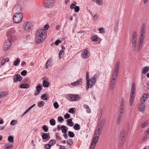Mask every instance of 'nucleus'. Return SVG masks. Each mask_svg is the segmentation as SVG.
<instances>
[{"label":"nucleus","mask_w":149,"mask_h":149,"mask_svg":"<svg viewBox=\"0 0 149 149\" xmlns=\"http://www.w3.org/2000/svg\"><path fill=\"white\" fill-rule=\"evenodd\" d=\"M105 120L104 119L98 124L95 131L94 137L92 141L90 149H94L97 143L99 140V136L102 133Z\"/></svg>","instance_id":"nucleus-1"},{"label":"nucleus","mask_w":149,"mask_h":149,"mask_svg":"<svg viewBox=\"0 0 149 149\" xmlns=\"http://www.w3.org/2000/svg\"><path fill=\"white\" fill-rule=\"evenodd\" d=\"M120 62H117L115 66L114 70L111 74V77L110 80V89L112 90L116 83L117 78L119 73Z\"/></svg>","instance_id":"nucleus-2"},{"label":"nucleus","mask_w":149,"mask_h":149,"mask_svg":"<svg viewBox=\"0 0 149 149\" xmlns=\"http://www.w3.org/2000/svg\"><path fill=\"white\" fill-rule=\"evenodd\" d=\"M47 35V32L43 28H40L36 32V38L37 42L40 43L45 39Z\"/></svg>","instance_id":"nucleus-3"},{"label":"nucleus","mask_w":149,"mask_h":149,"mask_svg":"<svg viewBox=\"0 0 149 149\" xmlns=\"http://www.w3.org/2000/svg\"><path fill=\"white\" fill-rule=\"evenodd\" d=\"M136 86L135 84L133 83L132 85L131 90V93L130 97V105L132 106L133 104L134 100L135 98V93Z\"/></svg>","instance_id":"nucleus-4"},{"label":"nucleus","mask_w":149,"mask_h":149,"mask_svg":"<svg viewBox=\"0 0 149 149\" xmlns=\"http://www.w3.org/2000/svg\"><path fill=\"white\" fill-rule=\"evenodd\" d=\"M23 18L22 14L21 13H15L13 16V20L16 23H20Z\"/></svg>","instance_id":"nucleus-5"},{"label":"nucleus","mask_w":149,"mask_h":149,"mask_svg":"<svg viewBox=\"0 0 149 149\" xmlns=\"http://www.w3.org/2000/svg\"><path fill=\"white\" fill-rule=\"evenodd\" d=\"M137 33L136 31H134L132 33L131 38L132 47L133 49H135L137 40Z\"/></svg>","instance_id":"nucleus-6"},{"label":"nucleus","mask_w":149,"mask_h":149,"mask_svg":"<svg viewBox=\"0 0 149 149\" xmlns=\"http://www.w3.org/2000/svg\"><path fill=\"white\" fill-rule=\"evenodd\" d=\"M125 132L124 130H122L121 132L120 138L119 141V146L120 147H122L124 143L125 138Z\"/></svg>","instance_id":"nucleus-7"},{"label":"nucleus","mask_w":149,"mask_h":149,"mask_svg":"<svg viewBox=\"0 0 149 149\" xmlns=\"http://www.w3.org/2000/svg\"><path fill=\"white\" fill-rule=\"evenodd\" d=\"M43 3L45 7L48 8L51 7L54 4V0H45Z\"/></svg>","instance_id":"nucleus-8"},{"label":"nucleus","mask_w":149,"mask_h":149,"mask_svg":"<svg viewBox=\"0 0 149 149\" xmlns=\"http://www.w3.org/2000/svg\"><path fill=\"white\" fill-rule=\"evenodd\" d=\"M67 99L72 101H74L79 99V96L77 95L69 94L67 96Z\"/></svg>","instance_id":"nucleus-9"},{"label":"nucleus","mask_w":149,"mask_h":149,"mask_svg":"<svg viewBox=\"0 0 149 149\" xmlns=\"http://www.w3.org/2000/svg\"><path fill=\"white\" fill-rule=\"evenodd\" d=\"M144 37H141L139 36V39L138 42L137 50L139 52L142 48L143 42Z\"/></svg>","instance_id":"nucleus-10"},{"label":"nucleus","mask_w":149,"mask_h":149,"mask_svg":"<svg viewBox=\"0 0 149 149\" xmlns=\"http://www.w3.org/2000/svg\"><path fill=\"white\" fill-rule=\"evenodd\" d=\"M32 27V24L30 22H25L23 24L24 29L26 31H29Z\"/></svg>","instance_id":"nucleus-11"},{"label":"nucleus","mask_w":149,"mask_h":149,"mask_svg":"<svg viewBox=\"0 0 149 149\" xmlns=\"http://www.w3.org/2000/svg\"><path fill=\"white\" fill-rule=\"evenodd\" d=\"M11 44L10 40H6L3 44V49L4 50H8L10 48Z\"/></svg>","instance_id":"nucleus-12"},{"label":"nucleus","mask_w":149,"mask_h":149,"mask_svg":"<svg viewBox=\"0 0 149 149\" xmlns=\"http://www.w3.org/2000/svg\"><path fill=\"white\" fill-rule=\"evenodd\" d=\"M90 55V54L88 52V49L86 48L82 51L81 56L82 58L85 59L88 58Z\"/></svg>","instance_id":"nucleus-13"},{"label":"nucleus","mask_w":149,"mask_h":149,"mask_svg":"<svg viewBox=\"0 0 149 149\" xmlns=\"http://www.w3.org/2000/svg\"><path fill=\"white\" fill-rule=\"evenodd\" d=\"M99 75L97 74H95L90 80V81L91 82V84H90V88H91L92 86L95 84L97 79Z\"/></svg>","instance_id":"nucleus-14"},{"label":"nucleus","mask_w":149,"mask_h":149,"mask_svg":"<svg viewBox=\"0 0 149 149\" xmlns=\"http://www.w3.org/2000/svg\"><path fill=\"white\" fill-rule=\"evenodd\" d=\"M42 85L40 84H38L36 87V91H35L34 95H38L40 93L42 89Z\"/></svg>","instance_id":"nucleus-15"},{"label":"nucleus","mask_w":149,"mask_h":149,"mask_svg":"<svg viewBox=\"0 0 149 149\" xmlns=\"http://www.w3.org/2000/svg\"><path fill=\"white\" fill-rule=\"evenodd\" d=\"M89 73L88 71H87L86 73V89L88 90L90 88V80L89 76Z\"/></svg>","instance_id":"nucleus-16"},{"label":"nucleus","mask_w":149,"mask_h":149,"mask_svg":"<svg viewBox=\"0 0 149 149\" xmlns=\"http://www.w3.org/2000/svg\"><path fill=\"white\" fill-rule=\"evenodd\" d=\"M22 7L21 5H18L15 6L13 9V11L16 13L20 12L21 13Z\"/></svg>","instance_id":"nucleus-17"},{"label":"nucleus","mask_w":149,"mask_h":149,"mask_svg":"<svg viewBox=\"0 0 149 149\" xmlns=\"http://www.w3.org/2000/svg\"><path fill=\"white\" fill-rule=\"evenodd\" d=\"M15 31L14 29L12 28L8 31L7 34V36L10 38L11 39L13 38V36L12 34L15 33Z\"/></svg>","instance_id":"nucleus-18"},{"label":"nucleus","mask_w":149,"mask_h":149,"mask_svg":"<svg viewBox=\"0 0 149 149\" xmlns=\"http://www.w3.org/2000/svg\"><path fill=\"white\" fill-rule=\"evenodd\" d=\"M65 49V48L63 46H62V49L60 51L59 53V59H61L63 58L64 55V51Z\"/></svg>","instance_id":"nucleus-19"},{"label":"nucleus","mask_w":149,"mask_h":149,"mask_svg":"<svg viewBox=\"0 0 149 149\" xmlns=\"http://www.w3.org/2000/svg\"><path fill=\"white\" fill-rule=\"evenodd\" d=\"M146 107L144 103H141L139 104V110L140 111L143 112L145 109Z\"/></svg>","instance_id":"nucleus-20"},{"label":"nucleus","mask_w":149,"mask_h":149,"mask_svg":"<svg viewBox=\"0 0 149 149\" xmlns=\"http://www.w3.org/2000/svg\"><path fill=\"white\" fill-rule=\"evenodd\" d=\"M13 80L15 82H17L18 81H20L22 80V78L20 74H17L14 78Z\"/></svg>","instance_id":"nucleus-21"},{"label":"nucleus","mask_w":149,"mask_h":149,"mask_svg":"<svg viewBox=\"0 0 149 149\" xmlns=\"http://www.w3.org/2000/svg\"><path fill=\"white\" fill-rule=\"evenodd\" d=\"M13 144L10 142L6 143L4 146V149H10L12 148Z\"/></svg>","instance_id":"nucleus-22"},{"label":"nucleus","mask_w":149,"mask_h":149,"mask_svg":"<svg viewBox=\"0 0 149 149\" xmlns=\"http://www.w3.org/2000/svg\"><path fill=\"white\" fill-rule=\"evenodd\" d=\"M21 88H28L30 87V85L28 84H23L19 86Z\"/></svg>","instance_id":"nucleus-23"},{"label":"nucleus","mask_w":149,"mask_h":149,"mask_svg":"<svg viewBox=\"0 0 149 149\" xmlns=\"http://www.w3.org/2000/svg\"><path fill=\"white\" fill-rule=\"evenodd\" d=\"M82 81V79H80L79 80L72 83L71 84L74 86L80 84L81 83Z\"/></svg>","instance_id":"nucleus-24"},{"label":"nucleus","mask_w":149,"mask_h":149,"mask_svg":"<svg viewBox=\"0 0 149 149\" xmlns=\"http://www.w3.org/2000/svg\"><path fill=\"white\" fill-rule=\"evenodd\" d=\"M125 99L123 98H122L121 101L120 108H124L125 106Z\"/></svg>","instance_id":"nucleus-25"},{"label":"nucleus","mask_w":149,"mask_h":149,"mask_svg":"<svg viewBox=\"0 0 149 149\" xmlns=\"http://www.w3.org/2000/svg\"><path fill=\"white\" fill-rule=\"evenodd\" d=\"M67 125H69L70 127H72L73 126L74 124L73 122H72L71 119H70L67 120Z\"/></svg>","instance_id":"nucleus-26"},{"label":"nucleus","mask_w":149,"mask_h":149,"mask_svg":"<svg viewBox=\"0 0 149 149\" xmlns=\"http://www.w3.org/2000/svg\"><path fill=\"white\" fill-rule=\"evenodd\" d=\"M43 85L45 87H47L49 86V83L46 80H44L42 82Z\"/></svg>","instance_id":"nucleus-27"},{"label":"nucleus","mask_w":149,"mask_h":149,"mask_svg":"<svg viewBox=\"0 0 149 149\" xmlns=\"http://www.w3.org/2000/svg\"><path fill=\"white\" fill-rule=\"evenodd\" d=\"M93 1L95 2L98 5H101L103 3L102 0H92Z\"/></svg>","instance_id":"nucleus-28"},{"label":"nucleus","mask_w":149,"mask_h":149,"mask_svg":"<svg viewBox=\"0 0 149 149\" xmlns=\"http://www.w3.org/2000/svg\"><path fill=\"white\" fill-rule=\"evenodd\" d=\"M146 31H140L139 37H144Z\"/></svg>","instance_id":"nucleus-29"},{"label":"nucleus","mask_w":149,"mask_h":149,"mask_svg":"<svg viewBox=\"0 0 149 149\" xmlns=\"http://www.w3.org/2000/svg\"><path fill=\"white\" fill-rule=\"evenodd\" d=\"M61 128L62 130V133L67 132L66 129L67 128V127L64 125H62L61 127Z\"/></svg>","instance_id":"nucleus-30"},{"label":"nucleus","mask_w":149,"mask_h":149,"mask_svg":"<svg viewBox=\"0 0 149 149\" xmlns=\"http://www.w3.org/2000/svg\"><path fill=\"white\" fill-rule=\"evenodd\" d=\"M50 124L52 126H54L56 124V121L54 119H50L49 120Z\"/></svg>","instance_id":"nucleus-31"},{"label":"nucleus","mask_w":149,"mask_h":149,"mask_svg":"<svg viewBox=\"0 0 149 149\" xmlns=\"http://www.w3.org/2000/svg\"><path fill=\"white\" fill-rule=\"evenodd\" d=\"M74 130H79L80 129V125L79 124L77 123H76L75 124L74 126Z\"/></svg>","instance_id":"nucleus-32"},{"label":"nucleus","mask_w":149,"mask_h":149,"mask_svg":"<svg viewBox=\"0 0 149 149\" xmlns=\"http://www.w3.org/2000/svg\"><path fill=\"white\" fill-rule=\"evenodd\" d=\"M51 63V61L50 59H49L47 61L45 64V67L46 68L48 69L49 66Z\"/></svg>","instance_id":"nucleus-33"},{"label":"nucleus","mask_w":149,"mask_h":149,"mask_svg":"<svg viewBox=\"0 0 149 149\" xmlns=\"http://www.w3.org/2000/svg\"><path fill=\"white\" fill-rule=\"evenodd\" d=\"M148 71V68L147 67L143 68L142 71V73L143 74H146Z\"/></svg>","instance_id":"nucleus-34"},{"label":"nucleus","mask_w":149,"mask_h":149,"mask_svg":"<svg viewBox=\"0 0 149 149\" xmlns=\"http://www.w3.org/2000/svg\"><path fill=\"white\" fill-rule=\"evenodd\" d=\"M44 102H43V101H41L38 103V107H43L44 106Z\"/></svg>","instance_id":"nucleus-35"},{"label":"nucleus","mask_w":149,"mask_h":149,"mask_svg":"<svg viewBox=\"0 0 149 149\" xmlns=\"http://www.w3.org/2000/svg\"><path fill=\"white\" fill-rule=\"evenodd\" d=\"M41 98L42 100H47V94H45L42 95L41 96Z\"/></svg>","instance_id":"nucleus-36"},{"label":"nucleus","mask_w":149,"mask_h":149,"mask_svg":"<svg viewBox=\"0 0 149 149\" xmlns=\"http://www.w3.org/2000/svg\"><path fill=\"white\" fill-rule=\"evenodd\" d=\"M20 60L19 58H16V61L14 63V65L16 66L18 65V63L20 62Z\"/></svg>","instance_id":"nucleus-37"},{"label":"nucleus","mask_w":149,"mask_h":149,"mask_svg":"<svg viewBox=\"0 0 149 149\" xmlns=\"http://www.w3.org/2000/svg\"><path fill=\"white\" fill-rule=\"evenodd\" d=\"M68 135L71 138L73 137L74 136V133L70 131L68 132Z\"/></svg>","instance_id":"nucleus-38"},{"label":"nucleus","mask_w":149,"mask_h":149,"mask_svg":"<svg viewBox=\"0 0 149 149\" xmlns=\"http://www.w3.org/2000/svg\"><path fill=\"white\" fill-rule=\"evenodd\" d=\"M7 95V92H0V97H2Z\"/></svg>","instance_id":"nucleus-39"},{"label":"nucleus","mask_w":149,"mask_h":149,"mask_svg":"<svg viewBox=\"0 0 149 149\" xmlns=\"http://www.w3.org/2000/svg\"><path fill=\"white\" fill-rule=\"evenodd\" d=\"M146 25L145 23L142 24L140 31H146Z\"/></svg>","instance_id":"nucleus-40"},{"label":"nucleus","mask_w":149,"mask_h":149,"mask_svg":"<svg viewBox=\"0 0 149 149\" xmlns=\"http://www.w3.org/2000/svg\"><path fill=\"white\" fill-rule=\"evenodd\" d=\"M8 139L10 142L12 143L13 141V138L12 136H8Z\"/></svg>","instance_id":"nucleus-41"},{"label":"nucleus","mask_w":149,"mask_h":149,"mask_svg":"<svg viewBox=\"0 0 149 149\" xmlns=\"http://www.w3.org/2000/svg\"><path fill=\"white\" fill-rule=\"evenodd\" d=\"M92 41H93L96 42L98 40V38L95 36H92L91 37Z\"/></svg>","instance_id":"nucleus-42"},{"label":"nucleus","mask_w":149,"mask_h":149,"mask_svg":"<svg viewBox=\"0 0 149 149\" xmlns=\"http://www.w3.org/2000/svg\"><path fill=\"white\" fill-rule=\"evenodd\" d=\"M67 143L70 146H71L73 144V142L71 139H70L67 140Z\"/></svg>","instance_id":"nucleus-43"},{"label":"nucleus","mask_w":149,"mask_h":149,"mask_svg":"<svg viewBox=\"0 0 149 149\" xmlns=\"http://www.w3.org/2000/svg\"><path fill=\"white\" fill-rule=\"evenodd\" d=\"M42 129L45 132H47L48 131V128L46 125L43 126Z\"/></svg>","instance_id":"nucleus-44"},{"label":"nucleus","mask_w":149,"mask_h":149,"mask_svg":"<svg viewBox=\"0 0 149 149\" xmlns=\"http://www.w3.org/2000/svg\"><path fill=\"white\" fill-rule=\"evenodd\" d=\"M77 5V3L76 2H74V3H72L70 6V8L71 9H73L74 8V6Z\"/></svg>","instance_id":"nucleus-45"},{"label":"nucleus","mask_w":149,"mask_h":149,"mask_svg":"<svg viewBox=\"0 0 149 149\" xmlns=\"http://www.w3.org/2000/svg\"><path fill=\"white\" fill-rule=\"evenodd\" d=\"M74 108H71L69 110V112L72 114H73L75 113Z\"/></svg>","instance_id":"nucleus-46"},{"label":"nucleus","mask_w":149,"mask_h":149,"mask_svg":"<svg viewBox=\"0 0 149 149\" xmlns=\"http://www.w3.org/2000/svg\"><path fill=\"white\" fill-rule=\"evenodd\" d=\"M99 31L100 33H104L105 32V29L103 27H100L99 29Z\"/></svg>","instance_id":"nucleus-47"},{"label":"nucleus","mask_w":149,"mask_h":149,"mask_svg":"<svg viewBox=\"0 0 149 149\" xmlns=\"http://www.w3.org/2000/svg\"><path fill=\"white\" fill-rule=\"evenodd\" d=\"M48 137V136L47 134L44 133L42 135V139H46Z\"/></svg>","instance_id":"nucleus-48"},{"label":"nucleus","mask_w":149,"mask_h":149,"mask_svg":"<svg viewBox=\"0 0 149 149\" xmlns=\"http://www.w3.org/2000/svg\"><path fill=\"white\" fill-rule=\"evenodd\" d=\"M121 119L117 118L116 123V124L118 125H120L121 123Z\"/></svg>","instance_id":"nucleus-49"},{"label":"nucleus","mask_w":149,"mask_h":149,"mask_svg":"<svg viewBox=\"0 0 149 149\" xmlns=\"http://www.w3.org/2000/svg\"><path fill=\"white\" fill-rule=\"evenodd\" d=\"M124 108H120L118 113L123 114Z\"/></svg>","instance_id":"nucleus-50"},{"label":"nucleus","mask_w":149,"mask_h":149,"mask_svg":"<svg viewBox=\"0 0 149 149\" xmlns=\"http://www.w3.org/2000/svg\"><path fill=\"white\" fill-rule=\"evenodd\" d=\"M79 7L77 6H75L74 8V11L76 12H78L79 10Z\"/></svg>","instance_id":"nucleus-51"},{"label":"nucleus","mask_w":149,"mask_h":149,"mask_svg":"<svg viewBox=\"0 0 149 149\" xmlns=\"http://www.w3.org/2000/svg\"><path fill=\"white\" fill-rule=\"evenodd\" d=\"M27 72L26 70H24L22 71L21 73V74L22 76H25L27 74Z\"/></svg>","instance_id":"nucleus-52"},{"label":"nucleus","mask_w":149,"mask_h":149,"mask_svg":"<svg viewBox=\"0 0 149 149\" xmlns=\"http://www.w3.org/2000/svg\"><path fill=\"white\" fill-rule=\"evenodd\" d=\"M148 123L147 122L145 121L144 122V123H142L141 124V127L142 128H144L145 127H146Z\"/></svg>","instance_id":"nucleus-53"},{"label":"nucleus","mask_w":149,"mask_h":149,"mask_svg":"<svg viewBox=\"0 0 149 149\" xmlns=\"http://www.w3.org/2000/svg\"><path fill=\"white\" fill-rule=\"evenodd\" d=\"M54 106L56 109H58L59 107V105L57 102H55L54 104Z\"/></svg>","instance_id":"nucleus-54"},{"label":"nucleus","mask_w":149,"mask_h":149,"mask_svg":"<svg viewBox=\"0 0 149 149\" xmlns=\"http://www.w3.org/2000/svg\"><path fill=\"white\" fill-rule=\"evenodd\" d=\"M56 141L54 140H51L49 142V143L50 144L53 145L54 144L56 143Z\"/></svg>","instance_id":"nucleus-55"},{"label":"nucleus","mask_w":149,"mask_h":149,"mask_svg":"<svg viewBox=\"0 0 149 149\" xmlns=\"http://www.w3.org/2000/svg\"><path fill=\"white\" fill-rule=\"evenodd\" d=\"M17 122V120H13L10 122V124L12 125H15Z\"/></svg>","instance_id":"nucleus-56"},{"label":"nucleus","mask_w":149,"mask_h":149,"mask_svg":"<svg viewBox=\"0 0 149 149\" xmlns=\"http://www.w3.org/2000/svg\"><path fill=\"white\" fill-rule=\"evenodd\" d=\"M64 117L65 119H67L70 118V115L67 113L64 115Z\"/></svg>","instance_id":"nucleus-57"},{"label":"nucleus","mask_w":149,"mask_h":149,"mask_svg":"<svg viewBox=\"0 0 149 149\" xmlns=\"http://www.w3.org/2000/svg\"><path fill=\"white\" fill-rule=\"evenodd\" d=\"M45 148L47 149H50L51 146L50 145V144H45Z\"/></svg>","instance_id":"nucleus-58"},{"label":"nucleus","mask_w":149,"mask_h":149,"mask_svg":"<svg viewBox=\"0 0 149 149\" xmlns=\"http://www.w3.org/2000/svg\"><path fill=\"white\" fill-rule=\"evenodd\" d=\"M58 120L61 122H63L64 121V119L61 116H59L58 117Z\"/></svg>","instance_id":"nucleus-59"},{"label":"nucleus","mask_w":149,"mask_h":149,"mask_svg":"<svg viewBox=\"0 0 149 149\" xmlns=\"http://www.w3.org/2000/svg\"><path fill=\"white\" fill-rule=\"evenodd\" d=\"M61 42L60 40L58 39L55 42V44L56 45H58L59 43H60Z\"/></svg>","instance_id":"nucleus-60"},{"label":"nucleus","mask_w":149,"mask_h":149,"mask_svg":"<svg viewBox=\"0 0 149 149\" xmlns=\"http://www.w3.org/2000/svg\"><path fill=\"white\" fill-rule=\"evenodd\" d=\"M123 116V114H119L118 113L117 115V118L122 119V118Z\"/></svg>","instance_id":"nucleus-61"},{"label":"nucleus","mask_w":149,"mask_h":149,"mask_svg":"<svg viewBox=\"0 0 149 149\" xmlns=\"http://www.w3.org/2000/svg\"><path fill=\"white\" fill-rule=\"evenodd\" d=\"M67 132H63V136H64L65 139H67L68 138L67 134Z\"/></svg>","instance_id":"nucleus-62"},{"label":"nucleus","mask_w":149,"mask_h":149,"mask_svg":"<svg viewBox=\"0 0 149 149\" xmlns=\"http://www.w3.org/2000/svg\"><path fill=\"white\" fill-rule=\"evenodd\" d=\"M148 94H144L143 95V96L142 97L143 98H144L146 100V98H148Z\"/></svg>","instance_id":"nucleus-63"},{"label":"nucleus","mask_w":149,"mask_h":149,"mask_svg":"<svg viewBox=\"0 0 149 149\" xmlns=\"http://www.w3.org/2000/svg\"><path fill=\"white\" fill-rule=\"evenodd\" d=\"M98 18V16L97 15H94L93 17V19L95 20H96Z\"/></svg>","instance_id":"nucleus-64"}]
</instances>
